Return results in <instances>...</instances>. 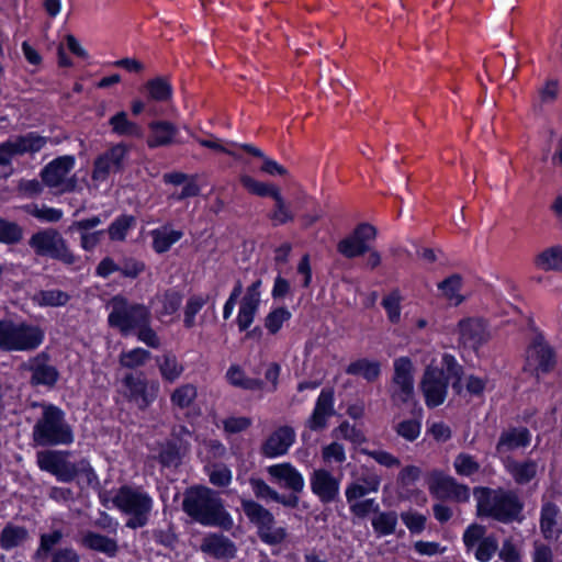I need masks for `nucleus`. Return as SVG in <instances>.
<instances>
[{
    "label": "nucleus",
    "mask_w": 562,
    "mask_h": 562,
    "mask_svg": "<svg viewBox=\"0 0 562 562\" xmlns=\"http://www.w3.org/2000/svg\"><path fill=\"white\" fill-rule=\"evenodd\" d=\"M125 395L139 408L148 407L157 397L159 384L146 379L128 374L123 380Z\"/></svg>",
    "instance_id": "obj_15"
},
{
    "label": "nucleus",
    "mask_w": 562,
    "mask_h": 562,
    "mask_svg": "<svg viewBox=\"0 0 562 562\" xmlns=\"http://www.w3.org/2000/svg\"><path fill=\"white\" fill-rule=\"evenodd\" d=\"M27 537V532L24 528L8 526L2 530L1 533V546L4 549H11L21 544Z\"/></svg>",
    "instance_id": "obj_52"
},
{
    "label": "nucleus",
    "mask_w": 562,
    "mask_h": 562,
    "mask_svg": "<svg viewBox=\"0 0 562 562\" xmlns=\"http://www.w3.org/2000/svg\"><path fill=\"white\" fill-rule=\"evenodd\" d=\"M136 224V218L132 215H122L117 217L108 228L109 236L112 240L125 239L128 231Z\"/></svg>",
    "instance_id": "obj_47"
},
{
    "label": "nucleus",
    "mask_w": 562,
    "mask_h": 562,
    "mask_svg": "<svg viewBox=\"0 0 562 562\" xmlns=\"http://www.w3.org/2000/svg\"><path fill=\"white\" fill-rule=\"evenodd\" d=\"M440 294L448 300L451 304L458 305L463 301L460 294L461 278L459 276H451L438 284Z\"/></svg>",
    "instance_id": "obj_43"
},
{
    "label": "nucleus",
    "mask_w": 562,
    "mask_h": 562,
    "mask_svg": "<svg viewBox=\"0 0 562 562\" xmlns=\"http://www.w3.org/2000/svg\"><path fill=\"white\" fill-rule=\"evenodd\" d=\"M156 361L162 379L168 382H175L183 373V366L171 353H165Z\"/></svg>",
    "instance_id": "obj_36"
},
{
    "label": "nucleus",
    "mask_w": 562,
    "mask_h": 562,
    "mask_svg": "<svg viewBox=\"0 0 562 562\" xmlns=\"http://www.w3.org/2000/svg\"><path fill=\"white\" fill-rule=\"evenodd\" d=\"M261 281L257 280L246 289L237 314V325L246 330L254 322L261 301Z\"/></svg>",
    "instance_id": "obj_20"
},
{
    "label": "nucleus",
    "mask_w": 562,
    "mask_h": 562,
    "mask_svg": "<svg viewBox=\"0 0 562 562\" xmlns=\"http://www.w3.org/2000/svg\"><path fill=\"white\" fill-rule=\"evenodd\" d=\"M153 248L156 252L162 254L170 249L182 236L181 231L171 228L170 226H162L151 231Z\"/></svg>",
    "instance_id": "obj_30"
},
{
    "label": "nucleus",
    "mask_w": 562,
    "mask_h": 562,
    "mask_svg": "<svg viewBox=\"0 0 562 562\" xmlns=\"http://www.w3.org/2000/svg\"><path fill=\"white\" fill-rule=\"evenodd\" d=\"M154 304L155 311L159 317L169 316L178 311L181 304V299L177 293H167L161 297H158Z\"/></svg>",
    "instance_id": "obj_51"
},
{
    "label": "nucleus",
    "mask_w": 562,
    "mask_h": 562,
    "mask_svg": "<svg viewBox=\"0 0 562 562\" xmlns=\"http://www.w3.org/2000/svg\"><path fill=\"white\" fill-rule=\"evenodd\" d=\"M69 295L60 290L40 291L32 297L34 304L41 307H57L65 305Z\"/></svg>",
    "instance_id": "obj_37"
},
{
    "label": "nucleus",
    "mask_w": 562,
    "mask_h": 562,
    "mask_svg": "<svg viewBox=\"0 0 562 562\" xmlns=\"http://www.w3.org/2000/svg\"><path fill=\"white\" fill-rule=\"evenodd\" d=\"M346 372L372 382L376 380L381 373V363L376 360L362 358L351 362L347 367Z\"/></svg>",
    "instance_id": "obj_34"
},
{
    "label": "nucleus",
    "mask_w": 562,
    "mask_h": 562,
    "mask_svg": "<svg viewBox=\"0 0 562 562\" xmlns=\"http://www.w3.org/2000/svg\"><path fill=\"white\" fill-rule=\"evenodd\" d=\"M46 562H80V557L71 548H61L52 551Z\"/></svg>",
    "instance_id": "obj_64"
},
{
    "label": "nucleus",
    "mask_w": 562,
    "mask_h": 562,
    "mask_svg": "<svg viewBox=\"0 0 562 562\" xmlns=\"http://www.w3.org/2000/svg\"><path fill=\"white\" fill-rule=\"evenodd\" d=\"M241 506L249 520L257 526L259 537L263 542L276 544L285 538V530L274 526V518L269 510L249 499H244Z\"/></svg>",
    "instance_id": "obj_9"
},
{
    "label": "nucleus",
    "mask_w": 562,
    "mask_h": 562,
    "mask_svg": "<svg viewBox=\"0 0 562 562\" xmlns=\"http://www.w3.org/2000/svg\"><path fill=\"white\" fill-rule=\"evenodd\" d=\"M226 376L231 384L246 390H256L260 386V382L258 380L247 378L244 371L236 366L228 369Z\"/></svg>",
    "instance_id": "obj_55"
},
{
    "label": "nucleus",
    "mask_w": 562,
    "mask_h": 562,
    "mask_svg": "<svg viewBox=\"0 0 562 562\" xmlns=\"http://www.w3.org/2000/svg\"><path fill=\"white\" fill-rule=\"evenodd\" d=\"M109 324L124 335L149 324V311L142 304L128 303L122 296L113 297L109 303Z\"/></svg>",
    "instance_id": "obj_7"
},
{
    "label": "nucleus",
    "mask_w": 562,
    "mask_h": 562,
    "mask_svg": "<svg viewBox=\"0 0 562 562\" xmlns=\"http://www.w3.org/2000/svg\"><path fill=\"white\" fill-rule=\"evenodd\" d=\"M334 415V396L328 390H323L316 401L314 411L307 420L312 430H321L326 427L327 419Z\"/></svg>",
    "instance_id": "obj_23"
},
{
    "label": "nucleus",
    "mask_w": 562,
    "mask_h": 562,
    "mask_svg": "<svg viewBox=\"0 0 562 562\" xmlns=\"http://www.w3.org/2000/svg\"><path fill=\"white\" fill-rule=\"evenodd\" d=\"M396 434L407 441L416 440L422 431L420 418H412L400 422L395 426Z\"/></svg>",
    "instance_id": "obj_54"
},
{
    "label": "nucleus",
    "mask_w": 562,
    "mask_h": 562,
    "mask_svg": "<svg viewBox=\"0 0 562 562\" xmlns=\"http://www.w3.org/2000/svg\"><path fill=\"white\" fill-rule=\"evenodd\" d=\"M33 439L40 446L69 445L74 441L64 412L56 406L45 405L42 417L33 428Z\"/></svg>",
    "instance_id": "obj_4"
},
{
    "label": "nucleus",
    "mask_w": 562,
    "mask_h": 562,
    "mask_svg": "<svg viewBox=\"0 0 562 562\" xmlns=\"http://www.w3.org/2000/svg\"><path fill=\"white\" fill-rule=\"evenodd\" d=\"M22 238V229L12 222L0 218V241L4 244L18 243Z\"/></svg>",
    "instance_id": "obj_60"
},
{
    "label": "nucleus",
    "mask_w": 562,
    "mask_h": 562,
    "mask_svg": "<svg viewBox=\"0 0 562 562\" xmlns=\"http://www.w3.org/2000/svg\"><path fill=\"white\" fill-rule=\"evenodd\" d=\"M415 367L408 357H398L393 361V382L415 383Z\"/></svg>",
    "instance_id": "obj_40"
},
{
    "label": "nucleus",
    "mask_w": 562,
    "mask_h": 562,
    "mask_svg": "<svg viewBox=\"0 0 562 562\" xmlns=\"http://www.w3.org/2000/svg\"><path fill=\"white\" fill-rule=\"evenodd\" d=\"M403 297L398 291H392L382 299L381 305L386 312L387 319L392 324H397L401 321Z\"/></svg>",
    "instance_id": "obj_44"
},
{
    "label": "nucleus",
    "mask_w": 562,
    "mask_h": 562,
    "mask_svg": "<svg viewBox=\"0 0 562 562\" xmlns=\"http://www.w3.org/2000/svg\"><path fill=\"white\" fill-rule=\"evenodd\" d=\"M202 549L218 559L233 558L236 553V548L233 542L217 535L205 538Z\"/></svg>",
    "instance_id": "obj_31"
},
{
    "label": "nucleus",
    "mask_w": 562,
    "mask_h": 562,
    "mask_svg": "<svg viewBox=\"0 0 562 562\" xmlns=\"http://www.w3.org/2000/svg\"><path fill=\"white\" fill-rule=\"evenodd\" d=\"M497 541L493 537H485L476 546L475 558L481 562H487L497 550Z\"/></svg>",
    "instance_id": "obj_63"
},
{
    "label": "nucleus",
    "mask_w": 562,
    "mask_h": 562,
    "mask_svg": "<svg viewBox=\"0 0 562 562\" xmlns=\"http://www.w3.org/2000/svg\"><path fill=\"white\" fill-rule=\"evenodd\" d=\"M207 296L205 295H192L186 305L184 308V325L188 328H191L195 325V316L202 310V307L206 304Z\"/></svg>",
    "instance_id": "obj_56"
},
{
    "label": "nucleus",
    "mask_w": 562,
    "mask_h": 562,
    "mask_svg": "<svg viewBox=\"0 0 562 562\" xmlns=\"http://www.w3.org/2000/svg\"><path fill=\"white\" fill-rule=\"evenodd\" d=\"M178 128L167 121H154L149 124L147 145L150 148L169 146L177 142Z\"/></svg>",
    "instance_id": "obj_25"
},
{
    "label": "nucleus",
    "mask_w": 562,
    "mask_h": 562,
    "mask_svg": "<svg viewBox=\"0 0 562 562\" xmlns=\"http://www.w3.org/2000/svg\"><path fill=\"white\" fill-rule=\"evenodd\" d=\"M183 510L195 521L205 526L229 528L232 517L225 512L218 496L206 487H194L187 492Z\"/></svg>",
    "instance_id": "obj_2"
},
{
    "label": "nucleus",
    "mask_w": 562,
    "mask_h": 562,
    "mask_svg": "<svg viewBox=\"0 0 562 562\" xmlns=\"http://www.w3.org/2000/svg\"><path fill=\"white\" fill-rule=\"evenodd\" d=\"M381 480L376 474H368L356 479L346 487L345 495L347 501L363 498L370 493L378 492Z\"/></svg>",
    "instance_id": "obj_27"
},
{
    "label": "nucleus",
    "mask_w": 562,
    "mask_h": 562,
    "mask_svg": "<svg viewBox=\"0 0 562 562\" xmlns=\"http://www.w3.org/2000/svg\"><path fill=\"white\" fill-rule=\"evenodd\" d=\"M252 424L247 416H229L223 420L224 431L227 434H238L248 429Z\"/></svg>",
    "instance_id": "obj_62"
},
{
    "label": "nucleus",
    "mask_w": 562,
    "mask_h": 562,
    "mask_svg": "<svg viewBox=\"0 0 562 562\" xmlns=\"http://www.w3.org/2000/svg\"><path fill=\"white\" fill-rule=\"evenodd\" d=\"M29 367L32 371V381L35 384L52 386L58 380L57 369L49 364L44 356H37L30 360Z\"/></svg>",
    "instance_id": "obj_26"
},
{
    "label": "nucleus",
    "mask_w": 562,
    "mask_h": 562,
    "mask_svg": "<svg viewBox=\"0 0 562 562\" xmlns=\"http://www.w3.org/2000/svg\"><path fill=\"white\" fill-rule=\"evenodd\" d=\"M148 95L155 101H167L171 97V87L162 78H155L146 83Z\"/></svg>",
    "instance_id": "obj_53"
},
{
    "label": "nucleus",
    "mask_w": 562,
    "mask_h": 562,
    "mask_svg": "<svg viewBox=\"0 0 562 562\" xmlns=\"http://www.w3.org/2000/svg\"><path fill=\"white\" fill-rule=\"evenodd\" d=\"M540 527L547 539H557L562 532V518L557 506L548 503L542 507Z\"/></svg>",
    "instance_id": "obj_28"
},
{
    "label": "nucleus",
    "mask_w": 562,
    "mask_h": 562,
    "mask_svg": "<svg viewBox=\"0 0 562 562\" xmlns=\"http://www.w3.org/2000/svg\"><path fill=\"white\" fill-rule=\"evenodd\" d=\"M126 155L127 147L123 144L112 146L105 153L100 155L93 165L90 188L99 190L102 186L109 184L110 176L123 168Z\"/></svg>",
    "instance_id": "obj_10"
},
{
    "label": "nucleus",
    "mask_w": 562,
    "mask_h": 562,
    "mask_svg": "<svg viewBox=\"0 0 562 562\" xmlns=\"http://www.w3.org/2000/svg\"><path fill=\"white\" fill-rule=\"evenodd\" d=\"M453 468L457 474L471 476L479 472L480 463L471 454L462 452L454 458Z\"/></svg>",
    "instance_id": "obj_50"
},
{
    "label": "nucleus",
    "mask_w": 562,
    "mask_h": 562,
    "mask_svg": "<svg viewBox=\"0 0 562 562\" xmlns=\"http://www.w3.org/2000/svg\"><path fill=\"white\" fill-rule=\"evenodd\" d=\"M198 392L193 384H182L171 394V403L179 408L189 407L196 398Z\"/></svg>",
    "instance_id": "obj_49"
},
{
    "label": "nucleus",
    "mask_w": 562,
    "mask_h": 562,
    "mask_svg": "<svg viewBox=\"0 0 562 562\" xmlns=\"http://www.w3.org/2000/svg\"><path fill=\"white\" fill-rule=\"evenodd\" d=\"M347 503L349 504L350 512L359 518H363L370 513L379 512V504L373 498H356L347 501Z\"/></svg>",
    "instance_id": "obj_59"
},
{
    "label": "nucleus",
    "mask_w": 562,
    "mask_h": 562,
    "mask_svg": "<svg viewBox=\"0 0 562 562\" xmlns=\"http://www.w3.org/2000/svg\"><path fill=\"white\" fill-rule=\"evenodd\" d=\"M291 316L292 314L286 307L272 308L265 318V327L270 334H277Z\"/></svg>",
    "instance_id": "obj_46"
},
{
    "label": "nucleus",
    "mask_w": 562,
    "mask_h": 562,
    "mask_svg": "<svg viewBox=\"0 0 562 562\" xmlns=\"http://www.w3.org/2000/svg\"><path fill=\"white\" fill-rule=\"evenodd\" d=\"M295 440L294 430L290 427H281L272 432L262 445V453L267 458H277L286 453Z\"/></svg>",
    "instance_id": "obj_22"
},
{
    "label": "nucleus",
    "mask_w": 562,
    "mask_h": 562,
    "mask_svg": "<svg viewBox=\"0 0 562 562\" xmlns=\"http://www.w3.org/2000/svg\"><path fill=\"white\" fill-rule=\"evenodd\" d=\"M240 183L249 193L258 196L269 195L273 198L280 191L278 187L267 182L259 181L248 175L240 176Z\"/></svg>",
    "instance_id": "obj_42"
},
{
    "label": "nucleus",
    "mask_w": 562,
    "mask_h": 562,
    "mask_svg": "<svg viewBox=\"0 0 562 562\" xmlns=\"http://www.w3.org/2000/svg\"><path fill=\"white\" fill-rule=\"evenodd\" d=\"M390 394L394 405L401 406L413 403L415 401V383L392 381Z\"/></svg>",
    "instance_id": "obj_41"
},
{
    "label": "nucleus",
    "mask_w": 562,
    "mask_h": 562,
    "mask_svg": "<svg viewBox=\"0 0 562 562\" xmlns=\"http://www.w3.org/2000/svg\"><path fill=\"white\" fill-rule=\"evenodd\" d=\"M267 473L272 483L294 493L303 491L305 482L303 475L291 463H278L269 465Z\"/></svg>",
    "instance_id": "obj_19"
},
{
    "label": "nucleus",
    "mask_w": 562,
    "mask_h": 562,
    "mask_svg": "<svg viewBox=\"0 0 562 562\" xmlns=\"http://www.w3.org/2000/svg\"><path fill=\"white\" fill-rule=\"evenodd\" d=\"M274 200V210L271 214V220L277 225L285 224L294 218V215L286 204L285 200L281 195L280 191L273 196Z\"/></svg>",
    "instance_id": "obj_58"
},
{
    "label": "nucleus",
    "mask_w": 562,
    "mask_h": 562,
    "mask_svg": "<svg viewBox=\"0 0 562 562\" xmlns=\"http://www.w3.org/2000/svg\"><path fill=\"white\" fill-rule=\"evenodd\" d=\"M505 468L518 483L529 482L537 473V464L532 461L518 463L506 460Z\"/></svg>",
    "instance_id": "obj_38"
},
{
    "label": "nucleus",
    "mask_w": 562,
    "mask_h": 562,
    "mask_svg": "<svg viewBox=\"0 0 562 562\" xmlns=\"http://www.w3.org/2000/svg\"><path fill=\"white\" fill-rule=\"evenodd\" d=\"M149 352L143 348H134L120 355L121 366L134 369L143 366L149 358Z\"/></svg>",
    "instance_id": "obj_57"
},
{
    "label": "nucleus",
    "mask_w": 562,
    "mask_h": 562,
    "mask_svg": "<svg viewBox=\"0 0 562 562\" xmlns=\"http://www.w3.org/2000/svg\"><path fill=\"white\" fill-rule=\"evenodd\" d=\"M29 244L38 256H47L66 263L74 262L75 258L67 248L64 238L53 228L37 232L30 238Z\"/></svg>",
    "instance_id": "obj_11"
},
{
    "label": "nucleus",
    "mask_w": 562,
    "mask_h": 562,
    "mask_svg": "<svg viewBox=\"0 0 562 562\" xmlns=\"http://www.w3.org/2000/svg\"><path fill=\"white\" fill-rule=\"evenodd\" d=\"M75 162L74 156H61L50 161L42 171L44 183L58 193L72 191L76 188V180L69 177V173Z\"/></svg>",
    "instance_id": "obj_12"
},
{
    "label": "nucleus",
    "mask_w": 562,
    "mask_h": 562,
    "mask_svg": "<svg viewBox=\"0 0 562 562\" xmlns=\"http://www.w3.org/2000/svg\"><path fill=\"white\" fill-rule=\"evenodd\" d=\"M37 464L41 470L55 475L59 481L69 482L76 476L75 463L63 451H41L37 453Z\"/></svg>",
    "instance_id": "obj_13"
},
{
    "label": "nucleus",
    "mask_w": 562,
    "mask_h": 562,
    "mask_svg": "<svg viewBox=\"0 0 562 562\" xmlns=\"http://www.w3.org/2000/svg\"><path fill=\"white\" fill-rule=\"evenodd\" d=\"M477 513L481 516L493 517L497 520L508 521L515 519L521 505L514 494L488 488H475Z\"/></svg>",
    "instance_id": "obj_5"
},
{
    "label": "nucleus",
    "mask_w": 562,
    "mask_h": 562,
    "mask_svg": "<svg viewBox=\"0 0 562 562\" xmlns=\"http://www.w3.org/2000/svg\"><path fill=\"white\" fill-rule=\"evenodd\" d=\"M250 485L254 494L262 499H270L278 503H282L284 505H294L296 498L285 499V497L281 496L277 491L270 487L266 482L259 479L250 480Z\"/></svg>",
    "instance_id": "obj_39"
},
{
    "label": "nucleus",
    "mask_w": 562,
    "mask_h": 562,
    "mask_svg": "<svg viewBox=\"0 0 562 562\" xmlns=\"http://www.w3.org/2000/svg\"><path fill=\"white\" fill-rule=\"evenodd\" d=\"M102 501L105 506L111 507V503L112 507L128 516L126 527L132 529L144 527L154 507V499L147 492L132 486H122L112 498L102 495Z\"/></svg>",
    "instance_id": "obj_3"
},
{
    "label": "nucleus",
    "mask_w": 562,
    "mask_h": 562,
    "mask_svg": "<svg viewBox=\"0 0 562 562\" xmlns=\"http://www.w3.org/2000/svg\"><path fill=\"white\" fill-rule=\"evenodd\" d=\"M101 224V218L93 216L72 223L69 231L79 234L81 247L89 251L94 249L103 237L104 231H94V228Z\"/></svg>",
    "instance_id": "obj_21"
},
{
    "label": "nucleus",
    "mask_w": 562,
    "mask_h": 562,
    "mask_svg": "<svg viewBox=\"0 0 562 562\" xmlns=\"http://www.w3.org/2000/svg\"><path fill=\"white\" fill-rule=\"evenodd\" d=\"M375 235L376 231L372 225L361 224L351 235L339 241L338 251L347 258L361 256L369 250V245Z\"/></svg>",
    "instance_id": "obj_17"
},
{
    "label": "nucleus",
    "mask_w": 562,
    "mask_h": 562,
    "mask_svg": "<svg viewBox=\"0 0 562 562\" xmlns=\"http://www.w3.org/2000/svg\"><path fill=\"white\" fill-rule=\"evenodd\" d=\"M333 436L336 439L344 438L357 445L364 441L362 432L348 423H342L339 427L335 428L333 430Z\"/></svg>",
    "instance_id": "obj_61"
},
{
    "label": "nucleus",
    "mask_w": 562,
    "mask_h": 562,
    "mask_svg": "<svg viewBox=\"0 0 562 562\" xmlns=\"http://www.w3.org/2000/svg\"><path fill=\"white\" fill-rule=\"evenodd\" d=\"M311 486L323 502H331L339 492V481L326 470L314 471Z\"/></svg>",
    "instance_id": "obj_24"
},
{
    "label": "nucleus",
    "mask_w": 562,
    "mask_h": 562,
    "mask_svg": "<svg viewBox=\"0 0 562 562\" xmlns=\"http://www.w3.org/2000/svg\"><path fill=\"white\" fill-rule=\"evenodd\" d=\"M81 543L94 551L102 552L106 555H114L117 551L116 541L103 535L88 532L83 536Z\"/></svg>",
    "instance_id": "obj_35"
},
{
    "label": "nucleus",
    "mask_w": 562,
    "mask_h": 562,
    "mask_svg": "<svg viewBox=\"0 0 562 562\" xmlns=\"http://www.w3.org/2000/svg\"><path fill=\"white\" fill-rule=\"evenodd\" d=\"M554 364V355L541 335L535 337L526 351V370L546 372Z\"/></svg>",
    "instance_id": "obj_18"
},
{
    "label": "nucleus",
    "mask_w": 562,
    "mask_h": 562,
    "mask_svg": "<svg viewBox=\"0 0 562 562\" xmlns=\"http://www.w3.org/2000/svg\"><path fill=\"white\" fill-rule=\"evenodd\" d=\"M428 486L431 493L440 498H450L458 502L468 501L470 490L458 483L452 476L441 471H432L428 477Z\"/></svg>",
    "instance_id": "obj_16"
},
{
    "label": "nucleus",
    "mask_w": 562,
    "mask_h": 562,
    "mask_svg": "<svg viewBox=\"0 0 562 562\" xmlns=\"http://www.w3.org/2000/svg\"><path fill=\"white\" fill-rule=\"evenodd\" d=\"M61 538L63 533L58 530L42 535L40 547L34 554L35 562H46V558L52 553V548L57 544Z\"/></svg>",
    "instance_id": "obj_48"
},
{
    "label": "nucleus",
    "mask_w": 562,
    "mask_h": 562,
    "mask_svg": "<svg viewBox=\"0 0 562 562\" xmlns=\"http://www.w3.org/2000/svg\"><path fill=\"white\" fill-rule=\"evenodd\" d=\"M109 124L112 128V132L119 136L126 137H142L143 131L140 126L131 121L127 116V113L124 111L117 112L110 120Z\"/></svg>",
    "instance_id": "obj_32"
},
{
    "label": "nucleus",
    "mask_w": 562,
    "mask_h": 562,
    "mask_svg": "<svg viewBox=\"0 0 562 562\" xmlns=\"http://www.w3.org/2000/svg\"><path fill=\"white\" fill-rule=\"evenodd\" d=\"M44 340V331L25 322L0 321V349L5 351H29L36 349Z\"/></svg>",
    "instance_id": "obj_6"
},
{
    "label": "nucleus",
    "mask_w": 562,
    "mask_h": 562,
    "mask_svg": "<svg viewBox=\"0 0 562 562\" xmlns=\"http://www.w3.org/2000/svg\"><path fill=\"white\" fill-rule=\"evenodd\" d=\"M47 143L46 137L36 133H29L9 139L0 145V164H9L16 155L34 154L40 151Z\"/></svg>",
    "instance_id": "obj_14"
},
{
    "label": "nucleus",
    "mask_w": 562,
    "mask_h": 562,
    "mask_svg": "<svg viewBox=\"0 0 562 562\" xmlns=\"http://www.w3.org/2000/svg\"><path fill=\"white\" fill-rule=\"evenodd\" d=\"M425 364L420 390L428 407L441 405L448 393V384L452 381V387L461 392L462 368L457 359L449 353L439 355L432 350L422 355Z\"/></svg>",
    "instance_id": "obj_1"
},
{
    "label": "nucleus",
    "mask_w": 562,
    "mask_h": 562,
    "mask_svg": "<svg viewBox=\"0 0 562 562\" xmlns=\"http://www.w3.org/2000/svg\"><path fill=\"white\" fill-rule=\"evenodd\" d=\"M535 266L543 271H562V246L555 245L541 250L535 257Z\"/></svg>",
    "instance_id": "obj_29"
},
{
    "label": "nucleus",
    "mask_w": 562,
    "mask_h": 562,
    "mask_svg": "<svg viewBox=\"0 0 562 562\" xmlns=\"http://www.w3.org/2000/svg\"><path fill=\"white\" fill-rule=\"evenodd\" d=\"M530 442V432L526 428H518L502 435L497 443V452L503 454L509 450L525 447Z\"/></svg>",
    "instance_id": "obj_33"
},
{
    "label": "nucleus",
    "mask_w": 562,
    "mask_h": 562,
    "mask_svg": "<svg viewBox=\"0 0 562 562\" xmlns=\"http://www.w3.org/2000/svg\"><path fill=\"white\" fill-rule=\"evenodd\" d=\"M397 525L395 513H380L372 518V527L379 536H387L394 532Z\"/></svg>",
    "instance_id": "obj_45"
},
{
    "label": "nucleus",
    "mask_w": 562,
    "mask_h": 562,
    "mask_svg": "<svg viewBox=\"0 0 562 562\" xmlns=\"http://www.w3.org/2000/svg\"><path fill=\"white\" fill-rule=\"evenodd\" d=\"M452 335L462 352H477L492 337L487 323L480 317H464L458 322Z\"/></svg>",
    "instance_id": "obj_8"
}]
</instances>
